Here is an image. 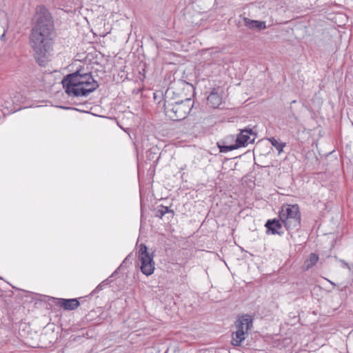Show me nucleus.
<instances>
[{
    "instance_id": "14",
    "label": "nucleus",
    "mask_w": 353,
    "mask_h": 353,
    "mask_svg": "<svg viewBox=\"0 0 353 353\" xmlns=\"http://www.w3.org/2000/svg\"><path fill=\"white\" fill-rule=\"evenodd\" d=\"M268 139L271 143V144L276 148V149L279 151V153H281L283 151V148L285 146V143H283L279 139H277L274 137H270Z\"/></svg>"
},
{
    "instance_id": "1",
    "label": "nucleus",
    "mask_w": 353,
    "mask_h": 353,
    "mask_svg": "<svg viewBox=\"0 0 353 353\" xmlns=\"http://www.w3.org/2000/svg\"><path fill=\"white\" fill-rule=\"evenodd\" d=\"M54 24L50 12L44 6L36 8V23L30 36V43L34 57L39 65H43L52 50V34Z\"/></svg>"
},
{
    "instance_id": "13",
    "label": "nucleus",
    "mask_w": 353,
    "mask_h": 353,
    "mask_svg": "<svg viewBox=\"0 0 353 353\" xmlns=\"http://www.w3.org/2000/svg\"><path fill=\"white\" fill-rule=\"evenodd\" d=\"M319 255L315 253H311L305 259L303 269V270H308L312 268L319 261Z\"/></svg>"
},
{
    "instance_id": "4",
    "label": "nucleus",
    "mask_w": 353,
    "mask_h": 353,
    "mask_svg": "<svg viewBox=\"0 0 353 353\" xmlns=\"http://www.w3.org/2000/svg\"><path fill=\"white\" fill-rule=\"evenodd\" d=\"M279 216L288 230L296 228L301 224V214L297 205L283 206Z\"/></svg>"
},
{
    "instance_id": "3",
    "label": "nucleus",
    "mask_w": 353,
    "mask_h": 353,
    "mask_svg": "<svg viewBox=\"0 0 353 353\" xmlns=\"http://www.w3.org/2000/svg\"><path fill=\"white\" fill-rule=\"evenodd\" d=\"M194 106V101L190 98L184 100L175 95L172 89L168 88L163 96L165 114L172 121H181L190 114Z\"/></svg>"
},
{
    "instance_id": "5",
    "label": "nucleus",
    "mask_w": 353,
    "mask_h": 353,
    "mask_svg": "<svg viewBox=\"0 0 353 353\" xmlns=\"http://www.w3.org/2000/svg\"><path fill=\"white\" fill-rule=\"evenodd\" d=\"M138 259L141 261L140 269L145 276H150L154 271V261L153 254L148 252V248L145 244H141L139 247Z\"/></svg>"
},
{
    "instance_id": "9",
    "label": "nucleus",
    "mask_w": 353,
    "mask_h": 353,
    "mask_svg": "<svg viewBox=\"0 0 353 353\" xmlns=\"http://www.w3.org/2000/svg\"><path fill=\"white\" fill-rule=\"evenodd\" d=\"M207 100L212 108H218L222 103V97L219 92V88H214L208 97Z\"/></svg>"
},
{
    "instance_id": "16",
    "label": "nucleus",
    "mask_w": 353,
    "mask_h": 353,
    "mask_svg": "<svg viewBox=\"0 0 353 353\" xmlns=\"http://www.w3.org/2000/svg\"><path fill=\"white\" fill-rule=\"evenodd\" d=\"M167 213H174L173 210H170L168 207L161 205L159 206V209L157 210V216L162 218Z\"/></svg>"
},
{
    "instance_id": "6",
    "label": "nucleus",
    "mask_w": 353,
    "mask_h": 353,
    "mask_svg": "<svg viewBox=\"0 0 353 353\" xmlns=\"http://www.w3.org/2000/svg\"><path fill=\"white\" fill-rule=\"evenodd\" d=\"M256 137V133H254L251 128H245L241 130L240 133L236 138L235 143L238 148L245 147L249 143H252Z\"/></svg>"
},
{
    "instance_id": "8",
    "label": "nucleus",
    "mask_w": 353,
    "mask_h": 353,
    "mask_svg": "<svg viewBox=\"0 0 353 353\" xmlns=\"http://www.w3.org/2000/svg\"><path fill=\"white\" fill-rule=\"evenodd\" d=\"M282 223L281 219H273L268 220L265 225L267 228V233L281 236L283 234Z\"/></svg>"
},
{
    "instance_id": "11",
    "label": "nucleus",
    "mask_w": 353,
    "mask_h": 353,
    "mask_svg": "<svg viewBox=\"0 0 353 353\" xmlns=\"http://www.w3.org/2000/svg\"><path fill=\"white\" fill-rule=\"evenodd\" d=\"M59 303L61 307L68 310H75L79 306L80 304L77 299H60Z\"/></svg>"
},
{
    "instance_id": "18",
    "label": "nucleus",
    "mask_w": 353,
    "mask_h": 353,
    "mask_svg": "<svg viewBox=\"0 0 353 353\" xmlns=\"http://www.w3.org/2000/svg\"><path fill=\"white\" fill-rule=\"evenodd\" d=\"M329 281L332 285H335V283H333V282H332V281Z\"/></svg>"
},
{
    "instance_id": "12",
    "label": "nucleus",
    "mask_w": 353,
    "mask_h": 353,
    "mask_svg": "<svg viewBox=\"0 0 353 353\" xmlns=\"http://www.w3.org/2000/svg\"><path fill=\"white\" fill-rule=\"evenodd\" d=\"M247 334L241 330H236L232 333L231 343L234 346H241L242 342L245 339Z\"/></svg>"
},
{
    "instance_id": "20",
    "label": "nucleus",
    "mask_w": 353,
    "mask_h": 353,
    "mask_svg": "<svg viewBox=\"0 0 353 353\" xmlns=\"http://www.w3.org/2000/svg\"><path fill=\"white\" fill-rule=\"evenodd\" d=\"M345 267L349 268V265L347 263H345Z\"/></svg>"
},
{
    "instance_id": "19",
    "label": "nucleus",
    "mask_w": 353,
    "mask_h": 353,
    "mask_svg": "<svg viewBox=\"0 0 353 353\" xmlns=\"http://www.w3.org/2000/svg\"><path fill=\"white\" fill-rule=\"evenodd\" d=\"M4 36H5V33H3V34L1 35V39H2L4 37Z\"/></svg>"
},
{
    "instance_id": "7",
    "label": "nucleus",
    "mask_w": 353,
    "mask_h": 353,
    "mask_svg": "<svg viewBox=\"0 0 353 353\" xmlns=\"http://www.w3.org/2000/svg\"><path fill=\"white\" fill-rule=\"evenodd\" d=\"M235 327L237 330L243 331L244 333L248 334V332L252 327V319L248 314H244L238 316L236 322Z\"/></svg>"
},
{
    "instance_id": "17",
    "label": "nucleus",
    "mask_w": 353,
    "mask_h": 353,
    "mask_svg": "<svg viewBox=\"0 0 353 353\" xmlns=\"http://www.w3.org/2000/svg\"><path fill=\"white\" fill-rule=\"evenodd\" d=\"M102 290V286H101V284H100V285H99L96 288V289L94 290V292H99V291H100V290Z\"/></svg>"
},
{
    "instance_id": "2",
    "label": "nucleus",
    "mask_w": 353,
    "mask_h": 353,
    "mask_svg": "<svg viewBox=\"0 0 353 353\" xmlns=\"http://www.w3.org/2000/svg\"><path fill=\"white\" fill-rule=\"evenodd\" d=\"M65 92L73 97H87L99 87L90 72H85L83 68L64 77L62 80Z\"/></svg>"
},
{
    "instance_id": "10",
    "label": "nucleus",
    "mask_w": 353,
    "mask_h": 353,
    "mask_svg": "<svg viewBox=\"0 0 353 353\" xmlns=\"http://www.w3.org/2000/svg\"><path fill=\"white\" fill-rule=\"evenodd\" d=\"M245 26L251 30H265L266 29V23L262 21L252 20L247 17L243 18Z\"/></svg>"
},
{
    "instance_id": "15",
    "label": "nucleus",
    "mask_w": 353,
    "mask_h": 353,
    "mask_svg": "<svg viewBox=\"0 0 353 353\" xmlns=\"http://www.w3.org/2000/svg\"><path fill=\"white\" fill-rule=\"evenodd\" d=\"M225 141H223L222 143H217L218 148H219L221 152H228L230 151H232L234 150L239 148L236 143L235 144H232L229 145H225Z\"/></svg>"
}]
</instances>
